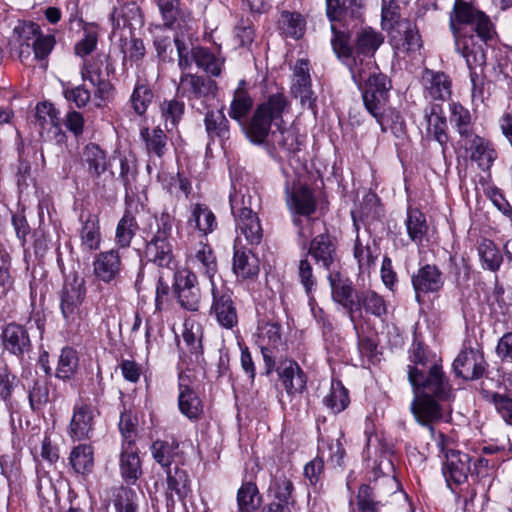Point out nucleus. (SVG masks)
<instances>
[{
  "mask_svg": "<svg viewBox=\"0 0 512 512\" xmlns=\"http://www.w3.org/2000/svg\"><path fill=\"white\" fill-rule=\"evenodd\" d=\"M379 254V247L374 240L367 237L366 241H364L360 236H357L354 246V256L358 261L360 269H369L374 265Z\"/></svg>",
  "mask_w": 512,
  "mask_h": 512,
  "instance_id": "nucleus-39",
  "label": "nucleus"
},
{
  "mask_svg": "<svg viewBox=\"0 0 512 512\" xmlns=\"http://www.w3.org/2000/svg\"><path fill=\"white\" fill-rule=\"evenodd\" d=\"M138 229L135 217L130 211H126L120 219L116 229V241L125 248L128 247Z\"/></svg>",
  "mask_w": 512,
  "mask_h": 512,
  "instance_id": "nucleus-53",
  "label": "nucleus"
},
{
  "mask_svg": "<svg viewBox=\"0 0 512 512\" xmlns=\"http://www.w3.org/2000/svg\"><path fill=\"white\" fill-rule=\"evenodd\" d=\"M230 205L234 217L256 213V209L259 207V197L248 187H240L230 195Z\"/></svg>",
  "mask_w": 512,
  "mask_h": 512,
  "instance_id": "nucleus-30",
  "label": "nucleus"
},
{
  "mask_svg": "<svg viewBox=\"0 0 512 512\" xmlns=\"http://www.w3.org/2000/svg\"><path fill=\"white\" fill-rule=\"evenodd\" d=\"M217 89V83L214 80L188 73L181 76L177 91L202 113L207 102L216 97Z\"/></svg>",
  "mask_w": 512,
  "mask_h": 512,
  "instance_id": "nucleus-4",
  "label": "nucleus"
},
{
  "mask_svg": "<svg viewBox=\"0 0 512 512\" xmlns=\"http://www.w3.org/2000/svg\"><path fill=\"white\" fill-rule=\"evenodd\" d=\"M77 367V352L70 347L63 348L56 368V377L63 380L70 379L75 374Z\"/></svg>",
  "mask_w": 512,
  "mask_h": 512,
  "instance_id": "nucleus-50",
  "label": "nucleus"
},
{
  "mask_svg": "<svg viewBox=\"0 0 512 512\" xmlns=\"http://www.w3.org/2000/svg\"><path fill=\"white\" fill-rule=\"evenodd\" d=\"M411 410L417 421L428 425L441 418L440 406L434 397L416 394Z\"/></svg>",
  "mask_w": 512,
  "mask_h": 512,
  "instance_id": "nucleus-27",
  "label": "nucleus"
},
{
  "mask_svg": "<svg viewBox=\"0 0 512 512\" xmlns=\"http://www.w3.org/2000/svg\"><path fill=\"white\" fill-rule=\"evenodd\" d=\"M190 222L203 234L211 233L217 226L213 212L203 204H195L192 208Z\"/></svg>",
  "mask_w": 512,
  "mask_h": 512,
  "instance_id": "nucleus-48",
  "label": "nucleus"
},
{
  "mask_svg": "<svg viewBox=\"0 0 512 512\" xmlns=\"http://www.w3.org/2000/svg\"><path fill=\"white\" fill-rule=\"evenodd\" d=\"M93 421L94 411L91 406H77L70 422V436L75 440L88 438L93 429Z\"/></svg>",
  "mask_w": 512,
  "mask_h": 512,
  "instance_id": "nucleus-23",
  "label": "nucleus"
},
{
  "mask_svg": "<svg viewBox=\"0 0 512 512\" xmlns=\"http://www.w3.org/2000/svg\"><path fill=\"white\" fill-rule=\"evenodd\" d=\"M378 503L374 500L373 490L369 485L359 487L357 506L360 512H378Z\"/></svg>",
  "mask_w": 512,
  "mask_h": 512,
  "instance_id": "nucleus-64",
  "label": "nucleus"
},
{
  "mask_svg": "<svg viewBox=\"0 0 512 512\" xmlns=\"http://www.w3.org/2000/svg\"><path fill=\"white\" fill-rule=\"evenodd\" d=\"M467 141L465 147L470 151L471 160L476 162L483 171L488 170L496 158L494 149L485 139L477 135L472 136L471 139L468 138Z\"/></svg>",
  "mask_w": 512,
  "mask_h": 512,
  "instance_id": "nucleus-26",
  "label": "nucleus"
},
{
  "mask_svg": "<svg viewBox=\"0 0 512 512\" xmlns=\"http://www.w3.org/2000/svg\"><path fill=\"white\" fill-rule=\"evenodd\" d=\"M406 227L410 239L416 243L423 241L428 230L424 214L417 209L408 211Z\"/></svg>",
  "mask_w": 512,
  "mask_h": 512,
  "instance_id": "nucleus-49",
  "label": "nucleus"
},
{
  "mask_svg": "<svg viewBox=\"0 0 512 512\" xmlns=\"http://www.w3.org/2000/svg\"><path fill=\"white\" fill-rule=\"evenodd\" d=\"M135 492L127 487H118L113 490L107 504L110 512H135Z\"/></svg>",
  "mask_w": 512,
  "mask_h": 512,
  "instance_id": "nucleus-43",
  "label": "nucleus"
},
{
  "mask_svg": "<svg viewBox=\"0 0 512 512\" xmlns=\"http://www.w3.org/2000/svg\"><path fill=\"white\" fill-rule=\"evenodd\" d=\"M162 117L167 128H175L184 114V104L172 99L164 101L161 105Z\"/></svg>",
  "mask_w": 512,
  "mask_h": 512,
  "instance_id": "nucleus-59",
  "label": "nucleus"
},
{
  "mask_svg": "<svg viewBox=\"0 0 512 512\" xmlns=\"http://www.w3.org/2000/svg\"><path fill=\"white\" fill-rule=\"evenodd\" d=\"M101 66V61L92 60L85 62L81 70V75L83 80L89 81L96 87L95 95L101 99H105L110 95L112 86L104 78Z\"/></svg>",
  "mask_w": 512,
  "mask_h": 512,
  "instance_id": "nucleus-29",
  "label": "nucleus"
},
{
  "mask_svg": "<svg viewBox=\"0 0 512 512\" xmlns=\"http://www.w3.org/2000/svg\"><path fill=\"white\" fill-rule=\"evenodd\" d=\"M482 11L474 9L463 0H456L450 15V29L458 52L465 58L467 66H484L486 56L483 48L475 43L473 35H461L457 24H473Z\"/></svg>",
  "mask_w": 512,
  "mask_h": 512,
  "instance_id": "nucleus-1",
  "label": "nucleus"
},
{
  "mask_svg": "<svg viewBox=\"0 0 512 512\" xmlns=\"http://www.w3.org/2000/svg\"><path fill=\"white\" fill-rule=\"evenodd\" d=\"M211 294L213 301L210 313L216 317L222 327L231 329L236 326L238 315L229 288L224 284L218 286L215 282H212Z\"/></svg>",
  "mask_w": 512,
  "mask_h": 512,
  "instance_id": "nucleus-8",
  "label": "nucleus"
},
{
  "mask_svg": "<svg viewBox=\"0 0 512 512\" xmlns=\"http://www.w3.org/2000/svg\"><path fill=\"white\" fill-rule=\"evenodd\" d=\"M479 255L486 267L492 271L499 268L502 257L491 241H483L479 246Z\"/></svg>",
  "mask_w": 512,
  "mask_h": 512,
  "instance_id": "nucleus-60",
  "label": "nucleus"
},
{
  "mask_svg": "<svg viewBox=\"0 0 512 512\" xmlns=\"http://www.w3.org/2000/svg\"><path fill=\"white\" fill-rule=\"evenodd\" d=\"M308 254L325 269H330L337 258L336 244L328 233H321L311 240Z\"/></svg>",
  "mask_w": 512,
  "mask_h": 512,
  "instance_id": "nucleus-19",
  "label": "nucleus"
},
{
  "mask_svg": "<svg viewBox=\"0 0 512 512\" xmlns=\"http://www.w3.org/2000/svg\"><path fill=\"white\" fill-rule=\"evenodd\" d=\"M94 274L104 282H111L121 269V257L117 250L99 253L93 262Z\"/></svg>",
  "mask_w": 512,
  "mask_h": 512,
  "instance_id": "nucleus-22",
  "label": "nucleus"
},
{
  "mask_svg": "<svg viewBox=\"0 0 512 512\" xmlns=\"http://www.w3.org/2000/svg\"><path fill=\"white\" fill-rule=\"evenodd\" d=\"M357 302L359 303V312L356 316L363 317L362 312L365 314L381 317L386 314L387 306L382 296L376 292L367 290L356 294Z\"/></svg>",
  "mask_w": 512,
  "mask_h": 512,
  "instance_id": "nucleus-35",
  "label": "nucleus"
},
{
  "mask_svg": "<svg viewBox=\"0 0 512 512\" xmlns=\"http://www.w3.org/2000/svg\"><path fill=\"white\" fill-rule=\"evenodd\" d=\"M59 113L55 109L52 103L42 102L36 106L35 117L39 122L41 128H45L46 126H58L59 123Z\"/></svg>",
  "mask_w": 512,
  "mask_h": 512,
  "instance_id": "nucleus-61",
  "label": "nucleus"
},
{
  "mask_svg": "<svg viewBox=\"0 0 512 512\" xmlns=\"http://www.w3.org/2000/svg\"><path fill=\"white\" fill-rule=\"evenodd\" d=\"M85 294L83 277L74 274L65 282L61 295V311L67 321L74 322L79 318L80 306L84 301Z\"/></svg>",
  "mask_w": 512,
  "mask_h": 512,
  "instance_id": "nucleus-9",
  "label": "nucleus"
},
{
  "mask_svg": "<svg viewBox=\"0 0 512 512\" xmlns=\"http://www.w3.org/2000/svg\"><path fill=\"white\" fill-rule=\"evenodd\" d=\"M443 474L446 481L460 484L466 480L470 471V457L466 453L457 450H450L445 455Z\"/></svg>",
  "mask_w": 512,
  "mask_h": 512,
  "instance_id": "nucleus-18",
  "label": "nucleus"
},
{
  "mask_svg": "<svg viewBox=\"0 0 512 512\" xmlns=\"http://www.w3.org/2000/svg\"><path fill=\"white\" fill-rule=\"evenodd\" d=\"M81 245L92 251L100 247L101 234L99 227V218L95 214L89 213L80 230Z\"/></svg>",
  "mask_w": 512,
  "mask_h": 512,
  "instance_id": "nucleus-40",
  "label": "nucleus"
},
{
  "mask_svg": "<svg viewBox=\"0 0 512 512\" xmlns=\"http://www.w3.org/2000/svg\"><path fill=\"white\" fill-rule=\"evenodd\" d=\"M16 42L20 47V55L27 57L28 42L31 45L36 44V58H45L52 50L54 38L52 36H42L40 27L32 22L19 23L14 28Z\"/></svg>",
  "mask_w": 512,
  "mask_h": 512,
  "instance_id": "nucleus-6",
  "label": "nucleus"
},
{
  "mask_svg": "<svg viewBox=\"0 0 512 512\" xmlns=\"http://www.w3.org/2000/svg\"><path fill=\"white\" fill-rule=\"evenodd\" d=\"M272 120L256 108L250 122L245 127V133L251 142L262 144L269 135Z\"/></svg>",
  "mask_w": 512,
  "mask_h": 512,
  "instance_id": "nucleus-36",
  "label": "nucleus"
},
{
  "mask_svg": "<svg viewBox=\"0 0 512 512\" xmlns=\"http://www.w3.org/2000/svg\"><path fill=\"white\" fill-rule=\"evenodd\" d=\"M192 57L197 66L212 76H219L222 62L205 48L197 47L192 50Z\"/></svg>",
  "mask_w": 512,
  "mask_h": 512,
  "instance_id": "nucleus-52",
  "label": "nucleus"
},
{
  "mask_svg": "<svg viewBox=\"0 0 512 512\" xmlns=\"http://www.w3.org/2000/svg\"><path fill=\"white\" fill-rule=\"evenodd\" d=\"M121 40V51L123 53L124 65L127 60L132 62H138L143 59L145 55V46L141 39L128 34H124L123 37H120Z\"/></svg>",
  "mask_w": 512,
  "mask_h": 512,
  "instance_id": "nucleus-54",
  "label": "nucleus"
},
{
  "mask_svg": "<svg viewBox=\"0 0 512 512\" xmlns=\"http://www.w3.org/2000/svg\"><path fill=\"white\" fill-rule=\"evenodd\" d=\"M120 471L126 481H136L141 475V464L134 444H122Z\"/></svg>",
  "mask_w": 512,
  "mask_h": 512,
  "instance_id": "nucleus-32",
  "label": "nucleus"
},
{
  "mask_svg": "<svg viewBox=\"0 0 512 512\" xmlns=\"http://www.w3.org/2000/svg\"><path fill=\"white\" fill-rule=\"evenodd\" d=\"M398 31L404 33L402 47L405 51L415 52L420 49L422 45L420 35L409 21H405L404 25L398 28Z\"/></svg>",
  "mask_w": 512,
  "mask_h": 512,
  "instance_id": "nucleus-63",
  "label": "nucleus"
},
{
  "mask_svg": "<svg viewBox=\"0 0 512 512\" xmlns=\"http://www.w3.org/2000/svg\"><path fill=\"white\" fill-rule=\"evenodd\" d=\"M278 374L288 394H300L305 390L306 375L295 361H282L278 367Z\"/></svg>",
  "mask_w": 512,
  "mask_h": 512,
  "instance_id": "nucleus-17",
  "label": "nucleus"
},
{
  "mask_svg": "<svg viewBox=\"0 0 512 512\" xmlns=\"http://www.w3.org/2000/svg\"><path fill=\"white\" fill-rule=\"evenodd\" d=\"M245 85L246 83L244 80L239 82L237 89L234 91L233 100L229 110V116L240 124H243L244 118L253 106V101L249 96Z\"/></svg>",
  "mask_w": 512,
  "mask_h": 512,
  "instance_id": "nucleus-37",
  "label": "nucleus"
},
{
  "mask_svg": "<svg viewBox=\"0 0 512 512\" xmlns=\"http://www.w3.org/2000/svg\"><path fill=\"white\" fill-rule=\"evenodd\" d=\"M236 228L251 245H258L263 238V229L258 213L236 216Z\"/></svg>",
  "mask_w": 512,
  "mask_h": 512,
  "instance_id": "nucleus-33",
  "label": "nucleus"
},
{
  "mask_svg": "<svg viewBox=\"0 0 512 512\" xmlns=\"http://www.w3.org/2000/svg\"><path fill=\"white\" fill-rule=\"evenodd\" d=\"M408 378L415 393L435 397L439 400H446L450 396V386L445 380L442 369L434 364L425 376L417 367H410Z\"/></svg>",
  "mask_w": 512,
  "mask_h": 512,
  "instance_id": "nucleus-3",
  "label": "nucleus"
},
{
  "mask_svg": "<svg viewBox=\"0 0 512 512\" xmlns=\"http://www.w3.org/2000/svg\"><path fill=\"white\" fill-rule=\"evenodd\" d=\"M141 138L145 142L146 150L149 155L154 154L161 158L166 150L167 136L160 128H143Z\"/></svg>",
  "mask_w": 512,
  "mask_h": 512,
  "instance_id": "nucleus-46",
  "label": "nucleus"
},
{
  "mask_svg": "<svg viewBox=\"0 0 512 512\" xmlns=\"http://www.w3.org/2000/svg\"><path fill=\"white\" fill-rule=\"evenodd\" d=\"M291 92L294 97L299 98L303 106L310 109L314 108L315 98L311 90V79L309 75L308 61L300 59L294 68L293 83Z\"/></svg>",
  "mask_w": 512,
  "mask_h": 512,
  "instance_id": "nucleus-15",
  "label": "nucleus"
},
{
  "mask_svg": "<svg viewBox=\"0 0 512 512\" xmlns=\"http://www.w3.org/2000/svg\"><path fill=\"white\" fill-rule=\"evenodd\" d=\"M391 88V81L385 74L378 75L359 88L366 110L376 119L383 132L390 124L388 112L395 114L388 107Z\"/></svg>",
  "mask_w": 512,
  "mask_h": 512,
  "instance_id": "nucleus-2",
  "label": "nucleus"
},
{
  "mask_svg": "<svg viewBox=\"0 0 512 512\" xmlns=\"http://www.w3.org/2000/svg\"><path fill=\"white\" fill-rule=\"evenodd\" d=\"M245 470V480L237 492V503L240 511L253 512L261 505V496L256 484L253 482L259 467L255 461H250L246 463Z\"/></svg>",
  "mask_w": 512,
  "mask_h": 512,
  "instance_id": "nucleus-11",
  "label": "nucleus"
},
{
  "mask_svg": "<svg viewBox=\"0 0 512 512\" xmlns=\"http://www.w3.org/2000/svg\"><path fill=\"white\" fill-rule=\"evenodd\" d=\"M4 348L10 353L21 356L31 349V341L26 329L18 324H8L2 332Z\"/></svg>",
  "mask_w": 512,
  "mask_h": 512,
  "instance_id": "nucleus-20",
  "label": "nucleus"
},
{
  "mask_svg": "<svg viewBox=\"0 0 512 512\" xmlns=\"http://www.w3.org/2000/svg\"><path fill=\"white\" fill-rule=\"evenodd\" d=\"M257 108L272 121L277 122L289 110V101L283 93L277 92L269 95L267 100L258 105Z\"/></svg>",
  "mask_w": 512,
  "mask_h": 512,
  "instance_id": "nucleus-45",
  "label": "nucleus"
},
{
  "mask_svg": "<svg viewBox=\"0 0 512 512\" xmlns=\"http://www.w3.org/2000/svg\"><path fill=\"white\" fill-rule=\"evenodd\" d=\"M195 261L199 264V268L209 278L210 284L214 282V276L217 273V260L210 246L202 244L196 251Z\"/></svg>",
  "mask_w": 512,
  "mask_h": 512,
  "instance_id": "nucleus-55",
  "label": "nucleus"
},
{
  "mask_svg": "<svg viewBox=\"0 0 512 512\" xmlns=\"http://www.w3.org/2000/svg\"><path fill=\"white\" fill-rule=\"evenodd\" d=\"M423 81L428 94L435 100H446L451 95V81L443 72L426 69Z\"/></svg>",
  "mask_w": 512,
  "mask_h": 512,
  "instance_id": "nucleus-28",
  "label": "nucleus"
},
{
  "mask_svg": "<svg viewBox=\"0 0 512 512\" xmlns=\"http://www.w3.org/2000/svg\"><path fill=\"white\" fill-rule=\"evenodd\" d=\"M113 33L132 36L144 25V18L139 6L133 1H119L111 14Z\"/></svg>",
  "mask_w": 512,
  "mask_h": 512,
  "instance_id": "nucleus-7",
  "label": "nucleus"
},
{
  "mask_svg": "<svg viewBox=\"0 0 512 512\" xmlns=\"http://www.w3.org/2000/svg\"><path fill=\"white\" fill-rule=\"evenodd\" d=\"M232 270L242 280L254 278L259 273V260L251 251L235 245Z\"/></svg>",
  "mask_w": 512,
  "mask_h": 512,
  "instance_id": "nucleus-25",
  "label": "nucleus"
},
{
  "mask_svg": "<svg viewBox=\"0 0 512 512\" xmlns=\"http://www.w3.org/2000/svg\"><path fill=\"white\" fill-rule=\"evenodd\" d=\"M178 444L157 440L152 444V454L154 459L162 466H169L177 454Z\"/></svg>",
  "mask_w": 512,
  "mask_h": 512,
  "instance_id": "nucleus-58",
  "label": "nucleus"
},
{
  "mask_svg": "<svg viewBox=\"0 0 512 512\" xmlns=\"http://www.w3.org/2000/svg\"><path fill=\"white\" fill-rule=\"evenodd\" d=\"M188 475L185 470L174 467L167 470L168 496L172 498V492L178 497H184L188 492Z\"/></svg>",
  "mask_w": 512,
  "mask_h": 512,
  "instance_id": "nucleus-51",
  "label": "nucleus"
},
{
  "mask_svg": "<svg viewBox=\"0 0 512 512\" xmlns=\"http://www.w3.org/2000/svg\"><path fill=\"white\" fill-rule=\"evenodd\" d=\"M425 118L427 121V132L432 135L435 140L443 145L447 142V122L443 113V109L439 104H431L425 109Z\"/></svg>",
  "mask_w": 512,
  "mask_h": 512,
  "instance_id": "nucleus-31",
  "label": "nucleus"
},
{
  "mask_svg": "<svg viewBox=\"0 0 512 512\" xmlns=\"http://www.w3.org/2000/svg\"><path fill=\"white\" fill-rule=\"evenodd\" d=\"M349 70L358 88L383 74L372 57L358 54L353 58V63L349 65Z\"/></svg>",
  "mask_w": 512,
  "mask_h": 512,
  "instance_id": "nucleus-24",
  "label": "nucleus"
},
{
  "mask_svg": "<svg viewBox=\"0 0 512 512\" xmlns=\"http://www.w3.org/2000/svg\"><path fill=\"white\" fill-rule=\"evenodd\" d=\"M323 401L333 413H339L343 411L349 403L348 392L341 382H332L330 392L324 397Z\"/></svg>",
  "mask_w": 512,
  "mask_h": 512,
  "instance_id": "nucleus-57",
  "label": "nucleus"
},
{
  "mask_svg": "<svg viewBox=\"0 0 512 512\" xmlns=\"http://www.w3.org/2000/svg\"><path fill=\"white\" fill-rule=\"evenodd\" d=\"M178 405L180 411L189 419H198L203 412L201 400L188 386L180 385Z\"/></svg>",
  "mask_w": 512,
  "mask_h": 512,
  "instance_id": "nucleus-42",
  "label": "nucleus"
},
{
  "mask_svg": "<svg viewBox=\"0 0 512 512\" xmlns=\"http://www.w3.org/2000/svg\"><path fill=\"white\" fill-rule=\"evenodd\" d=\"M70 464L80 474L89 473L94 466V453L90 445L80 444L70 454Z\"/></svg>",
  "mask_w": 512,
  "mask_h": 512,
  "instance_id": "nucleus-44",
  "label": "nucleus"
},
{
  "mask_svg": "<svg viewBox=\"0 0 512 512\" xmlns=\"http://www.w3.org/2000/svg\"><path fill=\"white\" fill-rule=\"evenodd\" d=\"M328 279L333 299L348 311L353 320L359 312V303L354 295L352 282L348 278H343L339 273L330 274Z\"/></svg>",
  "mask_w": 512,
  "mask_h": 512,
  "instance_id": "nucleus-13",
  "label": "nucleus"
},
{
  "mask_svg": "<svg viewBox=\"0 0 512 512\" xmlns=\"http://www.w3.org/2000/svg\"><path fill=\"white\" fill-rule=\"evenodd\" d=\"M204 124L209 138L226 139L229 137V122L222 110L207 111Z\"/></svg>",
  "mask_w": 512,
  "mask_h": 512,
  "instance_id": "nucleus-41",
  "label": "nucleus"
},
{
  "mask_svg": "<svg viewBox=\"0 0 512 512\" xmlns=\"http://www.w3.org/2000/svg\"><path fill=\"white\" fill-rule=\"evenodd\" d=\"M396 0H383L382 6V25L384 28L392 29L404 25L405 21H400V14Z\"/></svg>",
  "mask_w": 512,
  "mask_h": 512,
  "instance_id": "nucleus-62",
  "label": "nucleus"
},
{
  "mask_svg": "<svg viewBox=\"0 0 512 512\" xmlns=\"http://www.w3.org/2000/svg\"><path fill=\"white\" fill-rule=\"evenodd\" d=\"M450 110V121L457 127L459 134L466 139L472 137L470 112L458 103H452Z\"/></svg>",
  "mask_w": 512,
  "mask_h": 512,
  "instance_id": "nucleus-56",
  "label": "nucleus"
},
{
  "mask_svg": "<svg viewBox=\"0 0 512 512\" xmlns=\"http://www.w3.org/2000/svg\"><path fill=\"white\" fill-rule=\"evenodd\" d=\"M412 284L420 302L421 294L438 292L443 287L442 272L437 266L426 264L412 276Z\"/></svg>",
  "mask_w": 512,
  "mask_h": 512,
  "instance_id": "nucleus-14",
  "label": "nucleus"
},
{
  "mask_svg": "<svg viewBox=\"0 0 512 512\" xmlns=\"http://www.w3.org/2000/svg\"><path fill=\"white\" fill-rule=\"evenodd\" d=\"M383 41L384 37L380 32L370 27L362 28L357 32L355 38L357 54L373 57L374 53L380 47Z\"/></svg>",
  "mask_w": 512,
  "mask_h": 512,
  "instance_id": "nucleus-34",
  "label": "nucleus"
},
{
  "mask_svg": "<svg viewBox=\"0 0 512 512\" xmlns=\"http://www.w3.org/2000/svg\"><path fill=\"white\" fill-rule=\"evenodd\" d=\"M174 292L181 307L189 311L198 310L201 293L197 286V276L189 271H178L174 275Z\"/></svg>",
  "mask_w": 512,
  "mask_h": 512,
  "instance_id": "nucleus-10",
  "label": "nucleus"
},
{
  "mask_svg": "<svg viewBox=\"0 0 512 512\" xmlns=\"http://www.w3.org/2000/svg\"><path fill=\"white\" fill-rule=\"evenodd\" d=\"M286 202L289 209L303 216H310L316 210V200L312 190L303 184L293 185L286 189Z\"/></svg>",
  "mask_w": 512,
  "mask_h": 512,
  "instance_id": "nucleus-16",
  "label": "nucleus"
},
{
  "mask_svg": "<svg viewBox=\"0 0 512 512\" xmlns=\"http://www.w3.org/2000/svg\"><path fill=\"white\" fill-rule=\"evenodd\" d=\"M82 159L87 165L88 173L95 180L96 185L104 186V183H101V177L106 173L109 166L105 151L98 145L90 143L84 148Z\"/></svg>",
  "mask_w": 512,
  "mask_h": 512,
  "instance_id": "nucleus-21",
  "label": "nucleus"
},
{
  "mask_svg": "<svg viewBox=\"0 0 512 512\" xmlns=\"http://www.w3.org/2000/svg\"><path fill=\"white\" fill-rule=\"evenodd\" d=\"M326 15L331 22H342L354 18L359 9L357 0H325Z\"/></svg>",
  "mask_w": 512,
  "mask_h": 512,
  "instance_id": "nucleus-38",
  "label": "nucleus"
},
{
  "mask_svg": "<svg viewBox=\"0 0 512 512\" xmlns=\"http://www.w3.org/2000/svg\"><path fill=\"white\" fill-rule=\"evenodd\" d=\"M170 236L171 224L169 217L162 215L156 234L146 246L147 257L160 267L171 268V265L175 262Z\"/></svg>",
  "mask_w": 512,
  "mask_h": 512,
  "instance_id": "nucleus-5",
  "label": "nucleus"
},
{
  "mask_svg": "<svg viewBox=\"0 0 512 512\" xmlns=\"http://www.w3.org/2000/svg\"><path fill=\"white\" fill-rule=\"evenodd\" d=\"M453 368L456 375L465 380L478 379L485 371L484 357L476 350L465 349L454 360Z\"/></svg>",
  "mask_w": 512,
  "mask_h": 512,
  "instance_id": "nucleus-12",
  "label": "nucleus"
},
{
  "mask_svg": "<svg viewBox=\"0 0 512 512\" xmlns=\"http://www.w3.org/2000/svg\"><path fill=\"white\" fill-rule=\"evenodd\" d=\"M305 19L298 12L283 11L279 18L281 30L290 37L299 39L305 30Z\"/></svg>",
  "mask_w": 512,
  "mask_h": 512,
  "instance_id": "nucleus-47",
  "label": "nucleus"
}]
</instances>
